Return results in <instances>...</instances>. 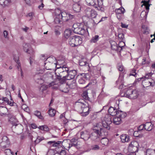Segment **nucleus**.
Instances as JSON below:
<instances>
[{
	"mask_svg": "<svg viewBox=\"0 0 155 155\" xmlns=\"http://www.w3.org/2000/svg\"><path fill=\"white\" fill-rule=\"evenodd\" d=\"M90 135L87 131H82L81 133V137L84 140H87L90 138Z\"/></svg>",
	"mask_w": 155,
	"mask_h": 155,
	"instance_id": "obj_17",
	"label": "nucleus"
},
{
	"mask_svg": "<svg viewBox=\"0 0 155 155\" xmlns=\"http://www.w3.org/2000/svg\"><path fill=\"white\" fill-rule=\"evenodd\" d=\"M150 79H145L142 81V84L144 87H148L151 86H153L155 85V83L154 81L151 82Z\"/></svg>",
	"mask_w": 155,
	"mask_h": 155,
	"instance_id": "obj_14",
	"label": "nucleus"
},
{
	"mask_svg": "<svg viewBox=\"0 0 155 155\" xmlns=\"http://www.w3.org/2000/svg\"><path fill=\"white\" fill-rule=\"evenodd\" d=\"M82 43V39L80 36H73L70 38L69 40V43L72 47L78 46Z\"/></svg>",
	"mask_w": 155,
	"mask_h": 155,
	"instance_id": "obj_4",
	"label": "nucleus"
},
{
	"mask_svg": "<svg viewBox=\"0 0 155 155\" xmlns=\"http://www.w3.org/2000/svg\"><path fill=\"white\" fill-rule=\"evenodd\" d=\"M111 47L112 49L119 51L118 45L116 42L114 41H111L110 42Z\"/></svg>",
	"mask_w": 155,
	"mask_h": 155,
	"instance_id": "obj_24",
	"label": "nucleus"
},
{
	"mask_svg": "<svg viewBox=\"0 0 155 155\" xmlns=\"http://www.w3.org/2000/svg\"><path fill=\"white\" fill-rule=\"evenodd\" d=\"M124 82L123 77L120 76L118 80L116 81L117 86L119 89H121L123 87Z\"/></svg>",
	"mask_w": 155,
	"mask_h": 155,
	"instance_id": "obj_16",
	"label": "nucleus"
},
{
	"mask_svg": "<svg viewBox=\"0 0 155 155\" xmlns=\"http://www.w3.org/2000/svg\"><path fill=\"white\" fill-rule=\"evenodd\" d=\"M74 108L75 110L82 114V115L83 116H86L89 114V105L83 100L76 102L74 105Z\"/></svg>",
	"mask_w": 155,
	"mask_h": 155,
	"instance_id": "obj_1",
	"label": "nucleus"
},
{
	"mask_svg": "<svg viewBox=\"0 0 155 155\" xmlns=\"http://www.w3.org/2000/svg\"><path fill=\"white\" fill-rule=\"evenodd\" d=\"M36 137H37V138L35 141V143L36 144H38L44 139V138L43 137H40L37 136Z\"/></svg>",
	"mask_w": 155,
	"mask_h": 155,
	"instance_id": "obj_39",
	"label": "nucleus"
},
{
	"mask_svg": "<svg viewBox=\"0 0 155 155\" xmlns=\"http://www.w3.org/2000/svg\"><path fill=\"white\" fill-rule=\"evenodd\" d=\"M72 31L71 29H67L64 32V37L66 38H68L71 35Z\"/></svg>",
	"mask_w": 155,
	"mask_h": 155,
	"instance_id": "obj_25",
	"label": "nucleus"
},
{
	"mask_svg": "<svg viewBox=\"0 0 155 155\" xmlns=\"http://www.w3.org/2000/svg\"><path fill=\"white\" fill-rule=\"evenodd\" d=\"M35 55H31L29 58L30 64L31 65L35 61Z\"/></svg>",
	"mask_w": 155,
	"mask_h": 155,
	"instance_id": "obj_48",
	"label": "nucleus"
},
{
	"mask_svg": "<svg viewBox=\"0 0 155 155\" xmlns=\"http://www.w3.org/2000/svg\"><path fill=\"white\" fill-rule=\"evenodd\" d=\"M124 95L126 97L129 98L135 99L137 98L139 94L136 90H132L129 89L127 91Z\"/></svg>",
	"mask_w": 155,
	"mask_h": 155,
	"instance_id": "obj_10",
	"label": "nucleus"
},
{
	"mask_svg": "<svg viewBox=\"0 0 155 155\" xmlns=\"http://www.w3.org/2000/svg\"><path fill=\"white\" fill-rule=\"evenodd\" d=\"M57 69L56 70V71H58L59 72V74H61L63 72L62 65L60 66V67H57Z\"/></svg>",
	"mask_w": 155,
	"mask_h": 155,
	"instance_id": "obj_53",
	"label": "nucleus"
},
{
	"mask_svg": "<svg viewBox=\"0 0 155 155\" xmlns=\"http://www.w3.org/2000/svg\"><path fill=\"white\" fill-rule=\"evenodd\" d=\"M145 155H155V150L150 149H147Z\"/></svg>",
	"mask_w": 155,
	"mask_h": 155,
	"instance_id": "obj_29",
	"label": "nucleus"
},
{
	"mask_svg": "<svg viewBox=\"0 0 155 155\" xmlns=\"http://www.w3.org/2000/svg\"><path fill=\"white\" fill-rule=\"evenodd\" d=\"M124 9L122 7L116 9L115 12L117 18L119 20H121L123 18L124 13L125 12Z\"/></svg>",
	"mask_w": 155,
	"mask_h": 155,
	"instance_id": "obj_13",
	"label": "nucleus"
},
{
	"mask_svg": "<svg viewBox=\"0 0 155 155\" xmlns=\"http://www.w3.org/2000/svg\"><path fill=\"white\" fill-rule=\"evenodd\" d=\"M48 113L51 117H53L55 115L56 111L54 109L50 108L48 110Z\"/></svg>",
	"mask_w": 155,
	"mask_h": 155,
	"instance_id": "obj_35",
	"label": "nucleus"
},
{
	"mask_svg": "<svg viewBox=\"0 0 155 155\" xmlns=\"http://www.w3.org/2000/svg\"><path fill=\"white\" fill-rule=\"evenodd\" d=\"M63 72H67L69 71V68H68L66 67L64 65H62Z\"/></svg>",
	"mask_w": 155,
	"mask_h": 155,
	"instance_id": "obj_58",
	"label": "nucleus"
},
{
	"mask_svg": "<svg viewBox=\"0 0 155 155\" xmlns=\"http://www.w3.org/2000/svg\"><path fill=\"white\" fill-rule=\"evenodd\" d=\"M72 30L76 34L83 35L87 31L84 29L82 25L78 24H74L73 26Z\"/></svg>",
	"mask_w": 155,
	"mask_h": 155,
	"instance_id": "obj_5",
	"label": "nucleus"
},
{
	"mask_svg": "<svg viewBox=\"0 0 155 155\" xmlns=\"http://www.w3.org/2000/svg\"><path fill=\"white\" fill-rule=\"evenodd\" d=\"M79 83L81 84H84L85 83V81L83 78H81L78 81Z\"/></svg>",
	"mask_w": 155,
	"mask_h": 155,
	"instance_id": "obj_55",
	"label": "nucleus"
},
{
	"mask_svg": "<svg viewBox=\"0 0 155 155\" xmlns=\"http://www.w3.org/2000/svg\"><path fill=\"white\" fill-rule=\"evenodd\" d=\"M112 122L111 120V117L109 115H106L102 119V123L103 126L107 130H109L110 127V125Z\"/></svg>",
	"mask_w": 155,
	"mask_h": 155,
	"instance_id": "obj_7",
	"label": "nucleus"
},
{
	"mask_svg": "<svg viewBox=\"0 0 155 155\" xmlns=\"http://www.w3.org/2000/svg\"><path fill=\"white\" fill-rule=\"evenodd\" d=\"M79 65L81 66L87 65L88 67V64L86 61H84L82 60L80 61L79 62Z\"/></svg>",
	"mask_w": 155,
	"mask_h": 155,
	"instance_id": "obj_47",
	"label": "nucleus"
},
{
	"mask_svg": "<svg viewBox=\"0 0 155 155\" xmlns=\"http://www.w3.org/2000/svg\"><path fill=\"white\" fill-rule=\"evenodd\" d=\"M87 10L89 12V13H88V15H89L92 18H94L96 17L97 15V13L94 10L91 9L90 8L87 9Z\"/></svg>",
	"mask_w": 155,
	"mask_h": 155,
	"instance_id": "obj_20",
	"label": "nucleus"
},
{
	"mask_svg": "<svg viewBox=\"0 0 155 155\" xmlns=\"http://www.w3.org/2000/svg\"><path fill=\"white\" fill-rule=\"evenodd\" d=\"M34 79L35 80H41V77L38 74H36L35 75Z\"/></svg>",
	"mask_w": 155,
	"mask_h": 155,
	"instance_id": "obj_57",
	"label": "nucleus"
},
{
	"mask_svg": "<svg viewBox=\"0 0 155 155\" xmlns=\"http://www.w3.org/2000/svg\"><path fill=\"white\" fill-rule=\"evenodd\" d=\"M102 128L100 129V131L99 130L94 129L91 134L90 135V138L92 141H98L100 140V136L101 135V131Z\"/></svg>",
	"mask_w": 155,
	"mask_h": 155,
	"instance_id": "obj_6",
	"label": "nucleus"
},
{
	"mask_svg": "<svg viewBox=\"0 0 155 155\" xmlns=\"http://www.w3.org/2000/svg\"><path fill=\"white\" fill-rule=\"evenodd\" d=\"M6 155H13V153L11 152L10 149H7L5 150Z\"/></svg>",
	"mask_w": 155,
	"mask_h": 155,
	"instance_id": "obj_46",
	"label": "nucleus"
},
{
	"mask_svg": "<svg viewBox=\"0 0 155 155\" xmlns=\"http://www.w3.org/2000/svg\"><path fill=\"white\" fill-rule=\"evenodd\" d=\"M97 113H93L91 115V118L92 120H94L97 117Z\"/></svg>",
	"mask_w": 155,
	"mask_h": 155,
	"instance_id": "obj_54",
	"label": "nucleus"
},
{
	"mask_svg": "<svg viewBox=\"0 0 155 155\" xmlns=\"http://www.w3.org/2000/svg\"><path fill=\"white\" fill-rule=\"evenodd\" d=\"M144 128L145 129V125L144 124L141 125L139 126L138 128V130L140 132L143 130Z\"/></svg>",
	"mask_w": 155,
	"mask_h": 155,
	"instance_id": "obj_56",
	"label": "nucleus"
},
{
	"mask_svg": "<svg viewBox=\"0 0 155 155\" xmlns=\"http://www.w3.org/2000/svg\"><path fill=\"white\" fill-rule=\"evenodd\" d=\"M144 125L145 129L147 131H150L153 128V124H152L151 122H146Z\"/></svg>",
	"mask_w": 155,
	"mask_h": 155,
	"instance_id": "obj_23",
	"label": "nucleus"
},
{
	"mask_svg": "<svg viewBox=\"0 0 155 155\" xmlns=\"http://www.w3.org/2000/svg\"><path fill=\"white\" fill-rule=\"evenodd\" d=\"M8 35V32L6 30L4 31V37L5 38H7Z\"/></svg>",
	"mask_w": 155,
	"mask_h": 155,
	"instance_id": "obj_62",
	"label": "nucleus"
},
{
	"mask_svg": "<svg viewBox=\"0 0 155 155\" xmlns=\"http://www.w3.org/2000/svg\"><path fill=\"white\" fill-rule=\"evenodd\" d=\"M101 142L103 145L106 146L108 143L109 140L106 137L103 138L101 139Z\"/></svg>",
	"mask_w": 155,
	"mask_h": 155,
	"instance_id": "obj_33",
	"label": "nucleus"
},
{
	"mask_svg": "<svg viewBox=\"0 0 155 155\" xmlns=\"http://www.w3.org/2000/svg\"><path fill=\"white\" fill-rule=\"evenodd\" d=\"M14 59L17 64V66L18 71H20V70H21V69H22L21 67V64L20 63V62L19 61V60L18 59V57H15L14 56Z\"/></svg>",
	"mask_w": 155,
	"mask_h": 155,
	"instance_id": "obj_28",
	"label": "nucleus"
},
{
	"mask_svg": "<svg viewBox=\"0 0 155 155\" xmlns=\"http://www.w3.org/2000/svg\"><path fill=\"white\" fill-rule=\"evenodd\" d=\"M117 116L121 118L122 119V118H124L126 116L127 114L126 113L124 112L121 110H118V112H117Z\"/></svg>",
	"mask_w": 155,
	"mask_h": 155,
	"instance_id": "obj_27",
	"label": "nucleus"
},
{
	"mask_svg": "<svg viewBox=\"0 0 155 155\" xmlns=\"http://www.w3.org/2000/svg\"><path fill=\"white\" fill-rule=\"evenodd\" d=\"M39 129L44 131L47 132L49 130V128L47 125H42L38 127Z\"/></svg>",
	"mask_w": 155,
	"mask_h": 155,
	"instance_id": "obj_32",
	"label": "nucleus"
},
{
	"mask_svg": "<svg viewBox=\"0 0 155 155\" xmlns=\"http://www.w3.org/2000/svg\"><path fill=\"white\" fill-rule=\"evenodd\" d=\"M55 15H56V17L54 19V22L56 24H59L60 23V21H61V18L59 17V16H58V12H55Z\"/></svg>",
	"mask_w": 155,
	"mask_h": 155,
	"instance_id": "obj_37",
	"label": "nucleus"
},
{
	"mask_svg": "<svg viewBox=\"0 0 155 155\" xmlns=\"http://www.w3.org/2000/svg\"><path fill=\"white\" fill-rule=\"evenodd\" d=\"M37 134L35 132H34L32 133L31 134H30L29 136L31 140H32L33 138L37 136Z\"/></svg>",
	"mask_w": 155,
	"mask_h": 155,
	"instance_id": "obj_50",
	"label": "nucleus"
},
{
	"mask_svg": "<svg viewBox=\"0 0 155 155\" xmlns=\"http://www.w3.org/2000/svg\"><path fill=\"white\" fill-rule=\"evenodd\" d=\"M27 53L30 54L31 55H33L35 53V51L31 47L28 50V52H27Z\"/></svg>",
	"mask_w": 155,
	"mask_h": 155,
	"instance_id": "obj_51",
	"label": "nucleus"
},
{
	"mask_svg": "<svg viewBox=\"0 0 155 155\" xmlns=\"http://www.w3.org/2000/svg\"><path fill=\"white\" fill-rule=\"evenodd\" d=\"M9 3L8 0H0V4L3 7L8 5Z\"/></svg>",
	"mask_w": 155,
	"mask_h": 155,
	"instance_id": "obj_34",
	"label": "nucleus"
},
{
	"mask_svg": "<svg viewBox=\"0 0 155 155\" xmlns=\"http://www.w3.org/2000/svg\"><path fill=\"white\" fill-rule=\"evenodd\" d=\"M129 136L126 134H123L120 136L121 141L122 143L127 142L130 141Z\"/></svg>",
	"mask_w": 155,
	"mask_h": 155,
	"instance_id": "obj_19",
	"label": "nucleus"
},
{
	"mask_svg": "<svg viewBox=\"0 0 155 155\" xmlns=\"http://www.w3.org/2000/svg\"><path fill=\"white\" fill-rule=\"evenodd\" d=\"M31 127L33 129H35L38 127L35 124H31Z\"/></svg>",
	"mask_w": 155,
	"mask_h": 155,
	"instance_id": "obj_64",
	"label": "nucleus"
},
{
	"mask_svg": "<svg viewBox=\"0 0 155 155\" xmlns=\"http://www.w3.org/2000/svg\"><path fill=\"white\" fill-rule=\"evenodd\" d=\"M68 72H63L61 74H59V76L57 78V79H58V78H60V79H62L63 76H68Z\"/></svg>",
	"mask_w": 155,
	"mask_h": 155,
	"instance_id": "obj_38",
	"label": "nucleus"
},
{
	"mask_svg": "<svg viewBox=\"0 0 155 155\" xmlns=\"http://www.w3.org/2000/svg\"><path fill=\"white\" fill-rule=\"evenodd\" d=\"M58 80L60 82L59 84H57L55 82H52L49 84V87L52 86H53V88L54 89H59L61 91L65 93L68 92L69 91V86L67 84L64 82L62 79H60L59 78Z\"/></svg>",
	"mask_w": 155,
	"mask_h": 155,
	"instance_id": "obj_2",
	"label": "nucleus"
},
{
	"mask_svg": "<svg viewBox=\"0 0 155 155\" xmlns=\"http://www.w3.org/2000/svg\"><path fill=\"white\" fill-rule=\"evenodd\" d=\"M122 122L121 118L118 116L115 117L113 119V123L115 124L118 125L121 123Z\"/></svg>",
	"mask_w": 155,
	"mask_h": 155,
	"instance_id": "obj_22",
	"label": "nucleus"
},
{
	"mask_svg": "<svg viewBox=\"0 0 155 155\" xmlns=\"http://www.w3.org/2000/svg\"><path fill=\"white\" fill-rule=\"evenodd\" d=\"M78 145L77 142L76 143H71V144H70L68 147L70 148L72 146H76Z\"/></svg>",
	"mask_w": 155,
	"mask_h": 155,
	"instance_id": "obj_59",
	"label": "nucleus"
},
{
	"mask_svg": "<svg viewBox=\"0 0 155 155\" xmlns=\"http://www.w3.org/2000/svg\"><path fill=\"white\" fill-rule=\"evenodd\" d=\"M47 61L48 62L45 63V66L47 70H51L52 66L56 67V58L54 57H50L47 58Z\"/></svg>",
	"mask_w": 155,
	"mask_h": 155,
	"instance_id": "obj_8",
	"label": "nucleus"
},
{
	"mask_svg": "<svg viewBox=\"0 0 155 155\" xmlns=\"http://www.w3.org/2000/svg\"><path fill=\"white\" fill-rule=\"evenodd\" d=\"M103 0H97L99 11L101 12H104L105 10L104 6L103 5Z\"/></svg>",
	"mask_w": 155,
	"mask_h": 155,
	"instance_id": "obj_21",
	"label": "nucleus"
},
{
	"mask_svg": "<svg viewBox=\"0 0 155 155\" xmlns=\"http://www.w3.org/2000/svg\"><path fill=\"white\" fill-rule=\"evenodd\" d=\"M119 41V42L118 45V46L119 50V51L120 52L122 50L123 48L125 46V44L124 41Z\"/></svg>",
	"mask_w": 155,
	"mask_h": 155,
	"instance_id": "obj_30",
	"label": "nucleus"
},
{
	"mask_svg": "<svg viewBox=\"0 0 155 155\" xmlns=\"http://www.w3.org/2000/svg\"><path fill=\"white\" fill-rule=\"evenodd\" d=\"M121 26L122 28H127L128 25H126L125 24H124L122 23H121Z\"/></svg>",
	"mask_w": 155,
	"mask_h": 155,
	"instance_id": "obj_60",
	"label": "nucleus"
},
{
	"mask_svg": "<svg viewBox=\"0 0 155 155\" xmlns=\"http://www.w3.org/2000/svg\"><path fill=\"white\" fill-rule=\"evenodd\" d=\"M106 17H102L101 19L99 20L98 21H96V19L93 20L95 24H97L98 23L103 21L105 20L107 18Z\"/></svg>",
	"mask_w": 155,
	"mask_h": 155,
	"instance_id": "obj_45",
	"label": "nucleus"
},
{
	"mask_svg": "<svg viewBox=\"0 0 155 155\" xmlns=\"http://www.w3.org/2000/svg\"><path fill=\"white\" fill-rule=\"evenodd\" d=\"M99 39V36L97 35H95L94 36H93L91 39L90 41L91 43H96Z\"/></svg>",
	"mask_w": 155,
	"mask_h": 155,
	"instance_id": "obj_31",
	"label": "nucleus"
},
{
	"mask_svg": "<svg viewBox=\"0 0 155 155\" xmlns=\"http://www.w3.org/2000/svg\"><path fill=\"white\" fill-rule=\"evenodd\" d=\"M119 70L120 71H123L124 67L122 65H120L118 66Z\"/></svg>",
	"mask_w": 155,
	"mask_h": 155,
	"instance_id": "obj_63",
	"label": "nucleus"
},
{
	"mask_svg": "<svg viewBox=\"0 0 155 155\" xmlns=\"http://www.w3.org/2000/svg\"><path fill=\"white\" fill-rule=\"evenodd\" d=\"M140 134V132L139 131H135L134 132V135L136 137H142V135Z\"/></svg>",
	"mask_w": 155,
	"mask_h": 155,
	"instance_id": "obj_44",
	"label": "nucleus"
},
{
	"mask_svg": "<svg viewBox=\"0 0 155 155\" xmlns=\"http://www.w3.org/2000/svg\"><path fill=\"white\" fill-rule=\"evenodd\" d=\"M81 6L79 3H76L73 4L72 9L75 13L79 12L81 10Z\"/></svg>",
	"mask_w": 155,
	"mask_h": 155,
	"instance_id": "obj_18",
	"label": "nucleus"
},
{
	"mask_svg": "<svg viewBox=\"0 0 155 155\" xmlns=\"http://www.w3.org/2000/svg\"><path fill=\"white\" fill-rule=\"evenodd\" d=\"M55 12H58V16L61 18V20L66 22L73 18L74 16L65 11L62 12L58 9L55 11Z\"/></svg>",
	"mask_w": 155,
	"mask_h": 155,
	"instance_id": "obj_3",
	"label": "nucleus"
},
{
	"mask_svg": "<svg viewBox=\"0 0 155 155\" xmlns=\"http://www.w3.org/2000/svg\"><path fill=\"white\" fill-rule=\"evenodd\" d=\"M23 46L24 50L26 52H28V50L31 47L29 44L26 43L24 44Z\"/></svg>",
	"mask_w": 155,
	"mask_h": 155,
	"instance_id": "obj_36",
	"label": "nucleus"
},
{
	"mask_svg": "<svg viewBox=\"0 0 155 155\" xmlns=\"http://www.w3.org/2000/svg\"><path fill=\"white\" fill-rule=\"evenodd\" d=\"M119 101L117 100L115 101L116 104L114 107H110L108 109V112L110 115L112 116H114L117 115L119 109Z\"/></svg>",
	"mask_w": 155,
	"mask_h": 155,
	"instance_id": "obj_9",
	"label": "nucleus"
},
{
	"mask_svg": "<svg viewBox=\"0 0 155 155\" xmlns=\"http://www.w3.org/2000/svg\"><path fill=\"white\" fill-rule=\"evenodd\" d=\"M136 70L135 69H133L132 70L129 74V76H133L136 77V76L137 74L136 73Z\"/></svg>",
	"mask_w": 155,
	"mask_h": 155,
	"instance_id": "obj_52",
	"label": "nucleus"
},
{
	"mask_svg": "<svg viewBox=\"0 0 155 155\" xmlns=\"http://www.w3.org/2000/svg\"><path fill=\"white\" fill-rule=\"evenodd\" d=\"M85 1L87 5L93 6L99 11L97 2L95 0H85Z\"/></svg>",
	"mask_w": 155,
	"mask_h": 155,
	"instance_id": "obj_15",
	"label": "nucleus"
},
{
	"mask_svg": "<svg viewBox=\"0 0 155 155\" xmlns=\"http://www.w3.org/2000/svg\"><path fill=\"white\" fill-rule=\"evenodd\" d=\"M69 87L72 89L75 88L76 87V80H73L72 81V83L70 84L68 86Z\"/></svg>",
	"mask_w": 155,
	"mask_h": 155,
	"instance_id": "obj_40",
	"label": "nucleus"
},
{
	"mask_svg": "<svg viewBox=\"0 0 155 155\" xmlns=\"http://www.w3.org/2000/svg\"><path fill=\"white\" fill-rule=\"evenodd\" d=\"M77 71L75 70H72L69 71L68 73V76H63L62 80L63 81L65 82L66 80H71L75 78V76L77 75Z\"/></svg>",
	"mask_w": 155,
	"mask_h": 155,
	"instance_id": "obj_11",
	"label": "nucleus"
},
{
	"mask_svg": "<svg viewBox=\"0 0 155 155\" xmlns=\"http://www.w3.org/2000/svg\"><path fill=\"white\" fill-rule=\"evenodd\" d=\"M61 143V142L60 141H58L56 142L55 141H50L48 142V143L51 144V145L53 147H58Z\"/></svg>",
	"mask_w": 155,
	"mask_h": 155,
	"instance_id": "obj_26",
	"label": "nucleus"
},
{
	"mask_svg": "<svg viewBox=\"0 0 155 155\" xmlns=\"http://www.w3.org/2000/svg\"><path fill=\"white\" fill-rule=\"evenodd\" d=\"M118 40L119 41H124V35L123 33L119 34L118 36Z\"/></svg>",
	"mask_w": 155,
	"mask_h": 155,
	"instance_id": "obj_43",
	"label": "nucleus"
},
{
	"mask_svg": "<svg viewBox=\"0 0 155 155\" xmlns=\"http://www.w3.org/2000/svg\"><path fill=\"white\" fill-rule=\"evenodd\" d=\"M82 96L86 100H89V97L88 96V92L87 91H85L83 92V94H82Z\"/></svg>",
	"mask_w": 155,
	"mask_h": 155,
	"instance_id": "obj_42",
	"label": "nucleus"
},
{
	"mask_svg": "<svg viewBox=\"0 0 155 155\" xmlns=\"http://www.w3.org/2000/svg\"><path fill=\"white\" fill-rule=\"evenodd\" d=\"M91 149L94 150H97L100 149L99 147L97 145H92L91 147Z\"/></svg>",
	"mask_w": 155,
	"mask_h": 155,
	"instance_id": "obj_49",
	"label": "nucleus"
},
{
	"mask_svg": "<svg viewBox=\"0 0 155 155\" xmlns=\"http://www.w3.org/2000/svg\"><path fill=\"white\" fill-rule=\"evenodd\" d=\"M66 152L64 150H62L60 152V155H65Z\"/></svg>",
	"mask_w": 155,
	"mask_h": 155,
	"instance_id": "obj_61",
	"label": "nucleus"
},
{
	"mask_svg": "<svg viewBox=\"0 0 155 155\" xmlns=\"http://www.w3.org/2000/svg\"><path fill=\"white\" fill-rule=\"evenodd\" d=\"M34 114L35 116L38 117L40 119H43V117L41 115V113L38 110H36Z\"/></svg>",
	"mask_w": 155,
	"mask_h": 155,
	"instance_id": "obj_41",
	"label": "nucleus"
},
{
	"mask_svg": "<svg viewBox=\"0 0 155 155\" xmlns=\"http://www.w3.org/2000/svg\"><path fill=\"white\" fill-rule=\"evenodd\" d=\"M138 143L136 141H133L129 145V148L131 150L132 153L138 152Z\"/></svg>",
	"mask_w": 155,
	"mask_h": 155,
	"instance_id": "obj_12",
	"label": "nucleus"
}]
</instances>
